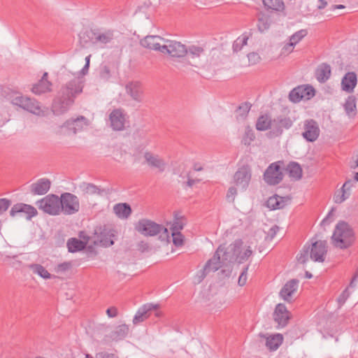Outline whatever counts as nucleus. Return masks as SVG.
<instances>
[{
    "label": "nucleus",
    "mask_w": 358,
    "mask_h": 358,
    "mask_svg": "<svg viewBox=\"0 0 358 358\" xmlns=\"http://www.w3.org/2000/svg\"><path fill=\"white\" fill-rule=\"evenodd\" d=\"M315 76L320 83H325L331 76L330 65L326 63L320 64L315 71Z\"/></svg>",
    "instance_id": "nucleus-32"
},
{
    "label": "nucleus",
    "mask_w": 358,
    "mask_h": 358,
    "mask_svg": "<svg viewBox=\"0 0 358 358\" xmlns=\"http://www.w3.org/2000/svg\"><path fill=\"white\" fill-rule=\"evenodd\" d=\"M290 313L283 303H278L273 313V319L279 327H284L287 324Z\"/></svg>",
    "instance_id": "nucleus-20"
},
{
    "label": "nucleus",
    "mask_w": 358,
    "mask_h": 358,
    "mask_svg": "<svg viewBox=\"0 0 358 358\" xmlns=\"http://www.w3.org/2000/svg\"><path fill=\"white\" fill-rule=\"evenodd\" d=\"M115 215L121 219H127L131 214V206L127 203H117L113 206Z\"/></svg>",
    "instance_id": "nucleus-33"
},
{
    "label": "nucleus",
    "mask_w": 358,
    "mask_h": 358,
    "mask_svg": "<svg viewBox=\"0 0 358 358\" xmlns=\"http://www.w3.org/2000/svg\"><path fill=\"white\" fill-rule=\"evenodd\" d=\"M315 95V90L310 86H299L294 88L289 94V99L294 103L302 99L308 100Z\"/></svg>",
    "instance_id": "nucleus-15"
},
{
    "label": "nucleus",
    "mask_w": 358,
    "mask_h": 358,
    "mask_svg": "<svg viewBox=\"0 0 358 358\" xmlns=\"http://www.w3.org/2000/svg\"><path fill=\"white\" fill-rule=\"evenodd\" d=\"M237 194V189L234 187H231L228 189L227 194V199L228 201L233 202L235 199V196Z\"/></svg>",
    "instance_id": "nucleus-58"
},
{
    "label": "nucleus",
    "mask_w": 358,
    "mask_h": 358,
    "mask_svg": "<svg viewBox=\"0 0 358 358\" xmlns=\"http://www.w3.org/2000/svg\"><path fill=\"white\" fill-rule=\"evenodd\" d=\"M110 126L115 131H121L124 128L125 115L122 109L113 110L110 115Z\"/></svg>",
    "instance_id": "nucleus-22"
},
{
    "label": "nucleus",
    "mask_w": 358,
    "mask_h": 358,
    "mask_svg": "<svg viewBox=\"0 0 358 358\" xmlns=\"http://www.w3.org/2000/svg\"><path fill=\"white\" fill-rule=\"evenodd\" d=\"M256 129L258 131L272 130V120L267 115H263L258 117L256 122Z\"/></svg>",
    "instance_id": "nucleus-39"
},
{
    "label": "nucleus",
    "mask_w": 358,
    "mask_h": 358,
    "mask_svg": "<svg viewBox=\"0 0 358 358\" xmlns=\"http://www.w3.org/2000/svg\"><path fill=\"white\" fill-rule=\"evenodd\" d=\"M95 358H118V357L113 353L100 352L96 354Z\"/></svg>",
    "instance_id": "nucleus-59"
},
{
    "label": "nucleus",
    "mask_w": 358,
    "mask_h": 358,
    "mask_svg": "<svg viewBox=\"0 0 358 358\" xmlns=\"http://www.w3.org/2000/svg\"><path fill=\"white\" fill-rule=\"evenodd\" d=\"M51 186V181L48 178H41L30 185V192L34 195L46 194Z\"/></svg>",
    "instance_id": "nucleus-25"
},
{
    "label": "nucleus",
    "mask_w": 358,
    "mask_h": 358,
    "mask_svg": "<svg viewBox=\"0 0 358 358\" xmlns=\"http://www.w3.org/2000/svg\"><path fill=\"white\" fill-rule=\"evenodd\" d=\"M243 242L241 239H237L227 247L223 246L221 253L222 262L224 266L238 262L239 264L246 261L252 254L250 247H248L243 252L242 250Z\"/></svg>",
    "instance_id": "nucleus-2"
},
{
    "label": "nucleus",
    "mask_w": 358,
    "mask_h": 358,
    "mask_svg": "<svg viewBox=\"0 0 358 358\" xmlns=\"http://www.w3.org/2000/svg\"><path fill=\"white\" fill-rule=\"evenodd\" d=\"M350 192H348L345 189H343V187H341V189L337 190L334 194V202L336 203H341L350 196Z\"/></svg>",
    "instance_id": "nucleus-46"
},
{
    "label": "nucleus",
    "mask_w": 358,
    "mask_h": 358,
    "mask_svg": "<svg viewBox=\"0 0 358 358\" xmlns=\"http://www.w3.org/2000/svg\"><path fill=\"white\" fill-rule=\"evenodd\" d=\"M289 200L288 197L280 196L277 194L268 198L266 201V206L271 210L282 209Z\"/></svg>",
    "instance_id": "nucleus-28"
},
{
    "label": "nucleus",
    "mask_w": 358,
    "mask_h": 358,
    "mask_svg": "<svg viewBox=\"0 0 358 358\" xmlns=\"http://www.w3.org/2000/svg\"><path fill=\"white\" fill-rule=\"evenodd\" d=\"M171 235L173 236V244L176 247H180L183 245L184 236L180 233V231L171 232Z\"/></svg>",
    "instance_id": "nucleus-51"
},
{
    "label": "nucleus",
    "mask_w": 358,
    "mask_h": 358,
    "mask_svg": "<svg viewBox=\"0 0 358 358\" xmlns=\"http://www.w3.org/2000/svg\"><path fill=\"white\" fill-rule=\"evenodd\" d=\"M96 30L85 29L79 34L80 42L83 46L89 43H95Z\"/></svg>",
    "instance_id": "nucleus-36"
},
{
    "label": "nucleus",
    "mask_w": 358,
    "mask_h": 358,
    "mask_svg": "<svg viewBox=\"0 0 358 358\" xmlns=\"http://www.w3.org/2000/svg\"><path fill=\"white\" fill-rule=\"evenodd\" d=\"M10 205V200L7 199H0V215L6 211Z\"/></svg>",
    "instance_id": "nucleus-55"
},
{
    "label": "nucleus",
    "mask_w": 358,
    "mask_h": 358,
    "mask_svg": "<svg viewBox=\"0 0 358 358\" xmlns=\"http://www.w3.org/2000/svg\"><path fill=\"white\" fill-rule=\"evenodd\" d=\"M307 34V31L305 29L299 30L295 32L292 36L289 38V46H294L297 44Z\"/></svg>",
    "instance_id": "nucleus-47"
},
{
    "label": "nucleus",
    "mask_w": 358,
    "mask_h": 358,
    "mask_svg": "<svg viewBox=\"0 0 358 358\" xmlns=\"http://www.w3.org/2000/svg\"><path fill=\"white\" fill-rule=\"evenodd\" d=\"M72 267V264L70 262H64L63 263L59 264L55 268V271L57 273H64Z\"/></svg>",
    "instance_id": "nucleus-53"
},
{
    "label": "nucleus",
    "mask_w": 358,
    "mask_h": 358,
    "mask_svg": "<svg viewBox=\"0 0 358 358\" xmlns=\"http://www.w3.org/2000/svg\"><path fill=\"white\" fill-rule=\"evenodd\" d=\"M114 236V230L104 225L96 228L94 236L91 238L94 239L92 243L94 245L109 247L114 244L113 240Z\"/></svg>",
    "instance_id": "nucleus-7"
},
{
    "label": "nucleus",
    "mask_w": 358,
    "mask_h": 358,
    "mask_svg": "<svg viewBox=\"0 0 358 358\" xmlns=\"http://www.w3.org/2000/svg\"><path fill=\"white\" fill-rule=\"evenodd\" d=\"M13 103L37 116H45L47 108L42 107L41 103L34 98L18 96L13 99Z\"/></svg>",
    "instance_id": "nucleus-5"
},
{
    "label": "nucleus",
    "mask_w": 358,
    "mask_h": 358,
    "mask_svg": "<svg viewBox=\"0 0 358 358\" xmlns=\"http://www.w3.org/2000/svg\"><path fill=\"white\" fill-rule=\"evenodd\" d=\"M92 240L91 237H87V241H80L76 238H71L67 241V248L70 252H76L85 249L90 241Z\"/></svg>",
    "instance_id": "nucleus-31"
},
{
    "label": "nucleus",
    "mask_w": 358,
    "mask_h": 358,
    "mask_svg": "<svg viewBox=\"0 0 358 358\" xmlns=\"http://www.w3.org/2000/svg\"><path fill=\"white\" fill-rule=\"evenodd\" d=\"M251 176V169L248 165L241 166L234 176L236 185L242 190L246 189L250 182Z\"/></svg>",
    "instance_id": "nucleus-14"
},
{
    "label": "nucleus",
    "mask_w": 358,
    "mask_h": 358,
    "mask_svg": "<svg viewBox=\"0 0 358 358\" xmlns=\"http://www.w3.org/2000/svg\"><path fill=\"white\" fill-rule=\"evenodd\" d=\"M129 328L128 325L123 324L117 326L115 330L110 334V338L115 341L124 339L128 334Z\"/></svg>",
    "instance_id": "nucleus-34"
},
{
    "label": "nucleus",
    "mask_w": 358,
    "mask_h": 358,
    "mask_svg": "<svg viewBox=\"0 0 358 358\" xmlns=\"http://www.w3.org/2000/svg\"><path fill=\"white\" fill-rule=\"evenodd\" d=\"M126 93L136 102L141 103L144 99L143 84L139 81H130L125 85Z\"/></svg>",
    "instance_id": "nucleus-17"
},
{
    "label": "nucleus",
    "mask_w": 358,
    "mask_h": 358,
    "mask_svg": "<svg viewBox=\"0 0 358 358\" xmlns=\"http://www.w3.org/2000/svg\"><path fill=\"white\" fill-rule=\"evenodd\" d=\"M79 189L84 196L94 194L101 195L104 192L103 189H100L94 184L86 182H83L79 185Z\"/></svg>",
    "instance_id": "nucleus-30"
},
{
    "label": "nucleus",
    "mask_w": 358,
    "mask_h": 358,
    "mask_svg": "<svg viewBox=\"0 0 358 358\" xmlns=\"http://www.w3.org/2000/svg\"><path fill=\"white\" fill-rule=\"evenodd\" d=\"M74 125V135L78 132L81 131L85 127L88 125V121L84 116H80L75 120H71Z\"/></svg>",
    "instance_id": "nucleus-44"
},
{
    "label": "nucleus",
    "mask_w": 358,
    "mask_h": 358,
    "mask_svg": "<svg viewBox=\"0 0 358 358\" xmlns=\"http://www.w3.org/2000/svg\"><path fill=\"white\" fill-rule=\"evenodd\" d=\"M168 44L162 45V53L168 54L173 57H182L187 54L186 46L180 42L169 41Z\"/></svg>",
    "instance_id": "nucleus-13"
},
{
    "label": "nucleus",
    "mask_w": 358,
    "mask_h": 358,
    "mask_svg": "<svg viewBox=\"0 0 358 358\" xmlns=\"http://www.w3.org/2000/svg\"><path fill=\"white\" fill-rule=\"evenodd\" d=\"M287 171L289 177L296 180H300L302 177V169L297 162H290L287 167Z\"/></svg>",
    "instance_id": "nucleus-37"
},
{
    "label": "nucleus",
    "mask_w": 358,
    "mask_h": 358,
    "mask_svg": "<svg viewBox=\"0 0 358 358\" xmlns=\"http://www.w3.org/2000/svg\"><path fill=\"white\" fill-rule=\"evenodd\" d=\"M303 129L302 136L307 141L314 142L317 139L320 130L316 121L312 119L306 120Z\"/></svg>",
    "instance_id": "nucleus-18"
},
{
    "label": "nucleus",
    "mask_w": 358,
    "mask_h": 358,
    "mask_svg": "<svg viewBox=\"0 0 358 358\" xmlns=\"http://www.w3.org/2000/svg\"><path fill=\"white\" fill-rule=\"evenodd\" d=\"M187 186H189L190 187H192L195 183L199 182L201 181L200 179H193L191 177L189 173L187 174Z\"/></svg>",
    "instance_id": "nucleus-62"
},
{
    "label": "nucleus",
    "mask_w": 358,
    "mask_h": 358,
    "mask_svg": "<svg viewBox=\"0 0 358 358\" xmlns=\"http://www.w3.org/2000/svg\"><path fill=\"white\" fill-rule=\"evenodd\" d=\"M251 108V104L248 102H244L241 103L238 109L237 112L238 113V116L241 117L242 119H245Z\"/></svg>",
    "instance_id": "nucleus-49"
},
{
    "label": "nucleus",
    "mask_w": 358,
    "mask_h": 358,
    "mask_svg": "<svg viewBox=\"0 0 358 358\" xmlns=\"http://www.w3.org/2000/svg\"><path fill=\"white\" fill-rule=\"evenodd\" d=\"M278 229L279 227L276 225L272 227L269 230L268 235H270L271 238H273L276 234L277 231H278Z\"/></svg>",
    "instance_id": "nucleus-64"
},
{
    "label": "nucleus",
    "mask_w": 358,
    "mask_h": 358,
    "mask_svg": "<svg viewBox=\"0 0 358 358\" xmlns=\"http://www.w3.org/2000/svg\"><path fill=\"white\" fill-rule=\"evenodd\" d=\"M357 83V75L355 72H348L341 80V88L343 91L351 93Z\"/></svg>",
    "instance_id": "nucleus-27"
},
{
    "label": "nucleus",
    "mask_w": 358,
    "mask_h": 358,
    "mask_svg": "<svg viewBox=\"0 0 358 358\" xmlns=\"http://www.w3.org/2000/svg\"><path fill=\"white\" fill-rule=\"evenodd\" d=\"M95 43H100L106 44L110 43L113 39V31L108 30L105 32H101L96 30Z\"/></svg>",
    "instance_id": "nucleus-40"
},
{
    "label": "nucleus",
    "mask_w": 358,
    "mask_h": 358,
    "mask_svg": "<svg viewBox=\"0 0 358 358\" xmlns=\"http://www.w3.org/2000/svg\"><path fill=\"white\" fill-rule=\"evenodd\" d=\"M203 51L204 50L202 47L196 45H191L187 49V53H189L192 58L200 57Z\"/></svg>",
    "instance_id": "nucleus-50"
},
{
    "label": "nucleus",
    "mask_w": 358,
    "mask_h": 358,
    "mask_svg": "<svg viewBox=\"0 0 358 358\" xmlns=\"http://www.w3.org/2000/svg\"><path fill=\"white\" fill-rule=\"evenodd\" d=\"M138 250L141 251V252H144L145 251H148L149 249V245L148 243L144 241H141L138 244Z\"/></svg>",
    "instance_id": "nucleus-61"
},
{
    "label": "nucleus",
    "mask_w": 358,
    "mask_h": 358,
    "mask_svg": "<svg viewBox=\"0 0 358 358\" xmlns=\"http://www.w3.org/2000/svg\"><path fill=\"white\" fill-rule=\"evenodd\" d=\"M90 65L85 64L80 71L82 76H74L73 79L62 85L53 100L52 110L55 115L66 113L74 103L76 97L82 93L85 85L83 76L87 73Z\"/></svg>",
    "instance_id": "nucleus-1"
},
{
    "label": "nucleus",
    "mask_w": 358,
    "mask_h": 358,
    "mask_svg": "<svg viewBox=\"0 0 358 358\" xmlns=\"http://www.w3.org/2000/svg\"><path fill=\"white\" fill-rule=\"evenodd\" d=\"M282 161L271 164L264 173V180L269 185H276L283 179V173L280 169Z\"/></svg>",
    "instance_id": "nucleus-10"
},
{
    "label": "nucleus",
    "mask_w": 358,
    "mask_h": 358,
    "mask_svg": "<svg viewBox=\"0 0 358 358\" xmlns=\"http://www.w3.org/2000/svg\"><path fill=\"white\" fill-rule=\"evenodd\" d=\"M163 38L159 36H147L141 40V45L148 49L158 50L162 52V45L160 41Z\"/></svg>",
    "instance_id": "nucleus-26"
},
{
    "label": "nucleus",
    "mask_w": 358,
    "mask_h": 358,
    "mask_svg": "<svg viewBox=\"0 0 358 358\" xmlns=\"http://www.w3.org/2000/svg\"><path fill=\"white\" fill-rule=\"evenodd\" d=\"M52 83L48 80V73L45 72L42 78L34 84L31 91L35 94H41L52 91Z\"/></svg>",
    "instance_id": "nucleus-24"
},
{
    "label": "nucleus",
    "mask_w": 358,
    "mask_h": 358,
    "mask_svg": "<svg viewBox=\"0 0 358 358\" xmlns=\"http://www.w3.org/2000/svg\"><path fill=\"white\" fill-rule=\"evenodd\" d=\"M272 14H266L264 12H259L257 14V27L259 31L263 32L269 29L273 23Z\"/></svg>",
    "instance_id": "nucleus-29"
},
{
    "label": "nucleus",
    "mask_w": 358,
    "mask_h": 358,
    "mask_svg": "<svg viewBox=\"0 0 358 358\" xmlns=\"http://www.w3.org/2000/svg\"><path fill=\"white\" fill-rule=\"evenodd\" d=\"M299 281L297 279H292L287 281L282 287L279 294L285 301L291 303L293 296L296 292Z\"/></svg>",
    "instance_id": "nucleus-19"
},
{
    "label": "nucleus",
    "mask_w": 358,
    "mask_h": 358,
    "mask_svg": "<svg viewBox=\"0 0 358 358\" xmlns=\"http://www.w3.org/2000/svg\"><path fill=\"white\" fill-rule=\"evenodd\" d=\"M60 213L64 215H73L79 211L80 202L78 198L69 192L61 194L60 196Z\"/></svg>",
    "instance_id": "nucleus-9"
},
{
    "label": "nucleus",
    "mask_w": 358,
    "mask_h": 358,
    "mask_svg": "<svg viewBox=\"0 0 358 358\" xmlns=\"http://www.w3.org/2000/svg\"><path fill=\"white\" fill-rule=\"evenodd\" d=\"M159 308L158 304H152V303H147L144 304L141 306L137 311L136 314L134 317L133 323L136 325L146 319H148L152 311L155 310V315L157 317H159L161 315V312L157 311Z\"/></svg>",
    "instance_id": "nucleus-16"
},
{
    "label": "nucleus",
    "mask_w": 358,
    "mask_h": 358,
    "mask_svg": "<svg viewBox=\"0 0 358 358\" xmlns=\"http://www.w3.org/2000/svg\"><path fill=\"white\" fill-rule=\"evenodd\" d=\"M264 6L267 10L275 12H283L285 10V4L282 0H262Z\"/></svg>",
    "instance_id": "nucleus-35"
},
{
    "label": "nucleus",
    "mask_w": 358,
    "mask_h": 358,
    "mask_svg": "<svg viewBox=\"0 0 358 358\" xmlns=\"http://www.w3.org/2000/svg\"><path fill=\"white\" fill-rule=\"evenodd\" d=\"M255 139V134L252 128L250 126L245 127L244 134L242 136L241 143L246 146H249Z\"/></svg>",
    "instance_id": "nucleus-42"
},
{
    "label": "nucleus",
    "mask_w": 358,
    "mask_h": 358,
    "mask_svg": "<svg viewBox=\"0 0 358 358\" xmlns=\"http://www.w3.org/2000/svg\"><path fill=\"white\" fill-rule=\"evenodd\" d=\"M350 296V293L348 290V287H346L337 299L338 308H341L342 306H343V304L345 303V301L348 300Z\"/></svg>",
    "instance_id": "nucleus-52"
},
{
    "label": "nucleus",
    "mask_w": 358,
    "mask_h": 358,
    "mask_svg": "<svg viewBox=\"0 0 358 358\" xmlns=\"http://www.w3.org/2000/svg\"><path fill=\"white\" fill-rule=\"evenodd\" d=\"M106 314L109 317H115L117 315L118 311L117 308L112 306L106 310Z\"/></svg>",
    "instance_id": "nucleus-60"
},
{
    "label": "nucleus",
    "mask_w": 358,
    "mask_h": 358,
    "mask_svg": "<svg viewBox=\"0 0 358 358\" xmlns=\"http://www.w3.org/2000/svg\"><path fill=\"white\" fill-rule=\"evenodd\" d=\"M293 125V120L285 115H278L272 120V130L269 131L271 137L280 136L284 129H289Z\"/></svg>",
    "instance_id": "nucleus-12"
},
{
    "label": "nucleus",
    "mask_w": 358,
    "mask_h": 358,
    "mask_svg": "<svg viewBox=\"0 0 358 358\" xmlns=\"http://www.w3.org/2000/svg\"><path fill=\"white\" fill-rule=\"evenodd\" d=\"M71 120L66 121L62 125L59 127V130L57 131V134L59 135L66 136L73 134L74 135V125Z\"/></svg>",
    "instance_id": "nucleus-45"
},
{
    "label": "nucleus",
    "mask_w": 358,
    "mask_h": 358,
    "mask_svg": "<svg viewBox=\"0 0 358 358\" xmlns=\"http://www.w3.org/2000/svg\"><path fill=\"white\" fill-rule=\"evenodd\" d=\"M248 270V266L245 267L239 276L238 283L240 286H243L246 283Z\"/></svg>",
    "instance_id": "nucleus-57"
},
{
    "label": "nucleus",
    "mask_w": 358,
    "mask_h": 358,
    "mask_svg": "<svg viewBox=\"0 0 358 358\" xmlns=\"http://www.w3.org/2000/svg\"><path fill=\"white\" fill-rule=\"evenodd\" d=\"M145 163L151 168L158 169L159 172L164 171L166 169V162L158 155H155L151 152L147 151L144 153Z\"/></svg>",
    "instance_id": "nucleus-21"
},
{
    "label": "nucleus",
    "mask_w": 358,
    "mask_h": 358,
    "mask_svg": "<svg viewBox=\"0 0 358 358\" xmlns=\"http://www.w3.org/2000/svg\"><path fill=\"white\" fill-rule=\"evenodd\" d=\"M327 252V243L325 241H317L312 243L310 245H305L298 257V261L305 264L308 257L318 262H324Z\"/></svg>",
    "instance_id": "nucleus-3"
},
{
    "label": "nucleus",
    "mask_w": 358,
    "mask_h": 358,
    "mask_svg": "<svg viewBox=\"0 0 358 358\" xmlns=\"http://www.w3.org/2000/svg\"><path fill=\"white\" fill-rule=\"evenodd\" d=\"M223 246L220 245L216 250L212 258L208 259L201 271V280H202L210 272H215L222 266H225L221 257Z\"/></svg>",
    "instance_id": "nucleus-11"
},
{
    "label": "nucleus",
    "mask_w": 358,
    "mask_h": 358,
    "mask_svg": "<svg viewBox=\"0 0 358 358\" xmlns=\"http://www.w3.org/2000/svg\"><path fill=\"white\" fill-rule=\"evenodd\" d=\"M282 336L277 334L266 338V345L270 350H275L282 344Z\"/></svg>",
    "instance_id": "nucleus-38"
},
{
    "label": "nucleus",
    "mask_w": 358,
    "mask_h": 358,
    "mask_svg": "<svg viewBox=\"0 0 358 358\" xmlns=\"http://www.w3.org/2000/svg\"><path fill=\"white\" fill-rule=\"evenodd\" d=\"M100 78L103 80H108L110 77V71L107 66H103L101 68L99 72Z\"/></svg>",
    "instance_id": "nucleus-54"
},
{
    "label": "nucleus",
    "mask_w": 358,
    "mask_h": 358,
    "mask_svg": "<svg viewBox=\"0 0 358 358\" xmlns=\"http://www.w3.org/2000/svg\"><path fill=\"white\" fill-rule=\"evenodd\" d=\"M183 228V223L181 220L176 218L171 228L172 232L180 231Z\"/></svg>",
    "instance_id": "nucleus-56"
},
{
    "label": "nucleus",
    "mask_w": 358,
    "mask_h": 358,
    "mask_svg": "<svg viewBox=\"0 0 358 358\" xmlns=\"http://www.w3.org/2000/svg\"><path fill=\"white\" fill-rule=\"evenodd\" d=\"M331 239L335 247L345 249L353 243L355 234L347 222L341 221L336 224Z\"/></svg>",
    "instance_id": "nucleus-4"
},
{
    "label": "nucleus",
    "mask_w": 358,
    "mask_h": 358,
    "mask_svg": "<svg viewBox=\"0 0 358 358\" xmlns=\"http://www.w3.org/2000/svg\"><path fill=\"white\" fill-rule=\"evenodd\" d=\"M248 37L246 36H243L242 37H238L233 43V50L234 52L240 51L242 48L247 44Z\"/></svg>",
    "instance_id": "nucleus-48"
},
{
    "label": "nucleus",
    "mask_w": 358,
    "mask_h": 358,
    "mask_svg": "<svg viewBox=\"0 0 358 358\" xmlns=\"http://www.w3.org/2000/svg\"><path fill=\"white\" fill-rule=\"evenodd\" d=\"M354 182L352 180H348L345 181V182L343 185L342 187L343 189H345L346 191L350 192V189L353 187Z\"/></svg>",
    "instance_id": "nucleus-63"
},
{
    "label": "nucleus",
    "mask_w": 358,
    "mask_h": 358,
    "mask_svg": "<svg viewBox=\"0 0 358 358\" xmlns=\"http://www.w3.org/2000/svg\"><path fill=\"white\" fill-rule=\"evenodd\" d=\"M34 273L38 274L44 279H50V273L45 269L44 266L38 264H31L27 266Z\"/></svg>",
    "instance_id": "nucleus-41"
},
{
    "label": "nucleus",
    "mask_w": 358,
    "mask_h": 358,
    "mask_svg": "<svg viewBox=\"0 0 358 358\" xmlns=\"http://www.w3.org/2000/svg\"><path fill=\"white\" fill-rule=\"evenodd\" d=\"M20 213H24L27 220H31L37 215V210L34 207L22 203L15 204L10 210V215L12 217Z\"/></svg>",
    "instance_id": "nucleus-23"
},
{
    "label": "nucleus",
    "mask_w": 358,
    "mask_h": 358,
    "mask_svg": "<svg viewBox=\"0 0 358 358\" xmlns=\"http://www.w3.org/2000/svg\"><path fill=\"white\" fill-rule=\"evenodd\" d=\"M345 113L348 115L350 116L353 113L355 115L356 111V98L355 96H349L343 105Z\"/></svg>",
    "instance_id": "nucleus-43"
},
{
    "label": "nucleus",
    "mask_w": 358,
    "mask_h": 358,
    "mask_svg": "<svg viewBox=\"0 0 358 358\" xmlns=\"http://www.w3.org/2000/svg\"><path fill=\"white\" fill-rule=\"evenodd\" d=\"M135 229L141 234L146 236H154L163 231L164 234L166 237H169V231L166 228L150 220H140L136 224Z\"/></svg>",
    "instance_id": "nucleus-6"
},
{
    "label": "nucleus",
    "mask_w": 358,
    "mask_h": 358,
    "mask_svg": "<svg viewBox=\"0 0 358 358\" xmlns=\"http://www.w3.org/2000/svg\"><path fill=\"white\" fill-rule=\"evenodd\" d=\"M59 201L60 197L51 194L39 200L37 202V205L38 208L45 213L52 215H57L60 213L61 202Z\"/></svg>",
    "instance_id": "nucleus-8"
}]
</instances>
